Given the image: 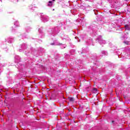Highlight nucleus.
I'll return each instance as SVG.
<instances>
[{
    "label": "nucleus",
    "mask_w": 130,
    "mask_h": 130,
    "mask_svg": "<svg viewBox=\"0 0 130 130\" xmlns=\"http://www.w3.org/2000/svg\"><path fill=\"white\" fill-rule=\"evenodd\" d=\"M124 43L127 45H128L129 42L128 41H124Z\"/></svg>",
    "instance_id": "nucleus-4"
},
{
    "label": "nucleus",
    "mask_w": 130,
    "mask_h": 130,
    "mask_svg": "<svg viewBox=\"0 0 130 130\" xmlns=\"http://www.w3.org/2000/svg\"><path fill=\"white\" fill-rule=\"evenodd\" d=\"M52 1H49V4H48V7H52Z\"/></svg>",
    "instance_id": "nucleus-2"
},
{
    "label": "nucleus",
    "mask_w": 130,
    "mask_h": 130,
    "mask_svg": "<svg viewBox=\"0 0 130 130\" xmlns=\"http://www.w3.org/2000/svg\"><path fill=\"white\" fill-rule=\"evenodd\" d=\"M112 122H114V121H112Z\"/></svg>",
    "instance_id": "nucleus-7"
},
{
    "label": "nucleus",
    "mask_w": 130,
    "mask_h": 130,
    "mask_svg": "<svg viewBox=\"0 0 130 130\" xmlns=\"http://www.w3.org/2000/svg\"><path fill=\"white\" fill-rule=\"evenodd\" d=\"M53 2H55V0H52Z\"/></svg>",
    "instance_id": "nucleus-6"
},
{
    "label": "nucleus",
    "mask_w": 130,
    "mask_h": 130,
    "mask_svg": "<svg viewBox=\"0 0 130 130\" xmlns=\"http://www.w3.org/2000/svg\"><path fill=\"white\" fill-rule=\"evenodd\" d=\"M69 100L70 102H74V101H75V99L74 98H69Z\"/></svg>",
    "instance_id": "nucleus-1"
},
{
    "label": "nucleus",
    "mask_w": 130,
    "mask_h": 130,
    "mask_svg": "<svg viewBox=\"0 0 130 130\" xmlns=\"http://www.w3.org/2000/svg\"><path fill=\"white\" fill-rule=\"evenodd\" d=\"M93 91H98L97 88H93Z\"/></svg>",
    "instance_id": "nucleus-5"
},
{
    "label": "nucleus",
    "mask_w": 130,
    "mask_h": 130,
    "mask_svg": "<svg viewBox=\"0 0 130 130\" xmlns=\"http://www.w3.org/2000/svg\"><path fill=\"white\" fill-rule=\"evenodd\" d=\"M53 11H54V9H53Z\"/></svg>",
    "instance_id": "nucleus-8"
},
{
    "label": "nucleus",
    "mask_w": 130,
    "mask_h": 130,
    "mask_svg": "<svg viewBox=\"0 0 130 130\" xmlns=\"http://www.w3.org/2000/svg\"><path fill=\"white\" fill-rule=\"evenodd\" d=\"M125 28L127 29V30H129V27H128V25H125Z\"/></svg>",
    "instance_id": "nucleus-3"
}]
</instances>
